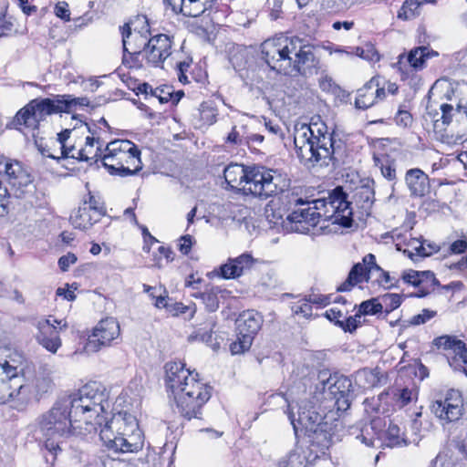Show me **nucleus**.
Returning <instances> with one entry per match:
<instances>
[{
  "mask_svg": "<svg viewBox=\"0 0 467 467\" xmlns=\"http://www.w3.org/2000/svg\"><path fill=\"white\" fill-rule=\"evenodd\" d=\"M109 408V393L99 382L84 385L74 397L57 400L43 413L37 421V430L45 450L47 462L53 465L72 435H84L96 431L101 424L99 415Z\"/></svg>",
  "mask_w": 467,
  "mask_h": 467,
  "instance_id": "nucleus-1",
  "label": "nucleus"
},
{
  "mask_svg": "<svg viewBox=\"0 0 467 467\" xmlns=\"http://www.w3.org/2000/svg\"><path fill=\"white\" fill-rule=\"evenodd\" d=\"M280 200L284 207L290 212L286 220L291 229L296 233L307 234L317 224L320 229L327 227L326 222L349 227L352 224V208L347 195L339 187L336 188L327 198L312 201L305 200L294 192H286Z\"/></svg>",
  "mask_w": 467,
  "mask_h": 467,
  "instance_id": "nucleus-2",
  "label": "nucleus"
},
{
  "mask_svg": "<svg viewBox=\"0 0 467 467\" xmlns=\"http://www.w3.org/2000/svg\"><path fill=\"white\" fill-rule=\"evenodd\" d=\"M446 81L437 80L428 93L425 120L431 121L436 138L448 145L462 143L467 138V105L454 98Z\"/></svg>",
  "mask_w": 467,
  "mask_h": 467,
  "instance_id": "nucleus-3",
  "label": "nucleus"
},
{
  "mask_svg": "<svg viewBox=\"0 0 467 467\" xmlns=\"http://www.w3.org/2000/svg\"><path fill=\"white\" fill-rule=\"evenodd\" d=\"M294 143L298 159L307 168L337 161L343 148L342 141L328 133L324 123L296 125Z\"/></svg>",
  "mask_w": 467,
  "mask_h": 467,
  "instance_id": "nucleus-4",
  "label": "nucleus"
},
{
  "mask_svg": "<svg viewBox=\"0 0 467 467\" xmlns=\"http://www.w3.org/2000/svg\"><path fill=\"white\" fill-rule=\"evenodd\" d=\"M124 53L140 55L152 67H160L171 55V40L167 35L160 34L149 40L140 34L133 36L130 24L119 27Z\"/></svg>",
  "mask_w": 467,
  "mask_h": 467,
  "instance_id": "nucleus-5",
  "label": "nucleus"
},
{
  "mask_svg": "<svg viewBox=\"0 0 467 467\" xmlns=\"http://www.w3.org/2000/svg\"><path fill=\"white\" fill-rule=\"evenodd\" d=\"M102 164L112 175L131 176L141 170L140 151L128 140H118L107 144Z\"/></svg>",
  "mask_w": 467,
  "mask_h": 467,
  "instance_id": "nucleus-6",
  "label": "nucleus"
},
{
  "mask_svg": "<svg viewBox=\"0 0 467 467\" xmlns=\"http://www.w3.org/2000/svg\"><path fill=\"white\" fill-rule=\"evenodd\" d=\"M288 181L276 170L264 166L248 167V179L244 184L243 192L260 199H267L278 193H286L285 189Z\"/></svg>",
  "mask_w": 467,
  "mask_h": 467,
  "instance_id": "nucleus-7",
  "label": "nucleus"
},
{
  "mask_svg": "<svg viewBox=\"0 0 467 467\" xmlns=\"http://www.w3.org/2000/svg\"><path fill=\"white\" fill-rule=\"evenodd\" d=\"M294 36H280L262 44V56L269 67L283 75H293Z\"/></svg>",
  "mask_w": 467,
  "mask_h": 467,
  "instance_id": "nucleus-8",
  "label": "nucleus"
},
{
  "mask_svg": "<svg viewBox=\"0 0 467 467\" xmlns=\"http://www.w3.org/2000/svg\"><path fill=\"white\" fill-rule=\"evenodd\" d=\"M9 352L8 348H0V403H5L19 395L26 396L27 387L23 384V378Z\"/></svg>",
  "mask_w": 467,
  "mask_h": 467,
  "instance_id": "nucleus-9",
  "label": "nucleus"
},
{
  "mask_svg": "<svg viewBox=\"0 0 467 467\" xmlns=\"http://www.w3.org/2000/svg\"><path fill=\"white\" fill-rule=\"evenodd\" d=\"M58 112H64L60 95L56 96L54 99H36L30 101L16 113L15 123L35 130L47 116Z\"/></svg>",
  "mask_w": 467,
  "mask_h": 467,
  "instance_id": "nucleus-10",
  "label": "nucleus"
},
{
  "mask_svg": "<svg viewBox=\"0 0 467 467\" xmlns=\"http://www.w3.org/2000/svg\"><path fill=\"white\" fill-rule=\"evenodd\" d=\"M178 395H174L179 412L187 420L200 419L202 408L211 398V387L202 382H193Z\"/></svg>",
  "mask_w": 467,
  "mask_h": 467,
  "instance_id": "nucleus-11",
  "label": "nucleus"
},
{
  "mask_svg": "<svg viewBox=\"0 0 467 467\" xmlns=\"http://www.w3.org/2000/svg\"><path fill=\"white\" fill-rule=\"evenodd\" d=\"M262 324L263 317L258 312L247 310L240 314L236 319L237 339L230 345L232 354H242L248 350Z\"/></svg>",
  "mask_w": 467,
  "mask_h": 467,
  "instance_id": "nucleus-12",
  "label": "nucleus"
},
{
  "mask_svg": "<svg viewBox=\"0 0 467 467\" xmlns=\"http://www.w3.org/2000/svg\"><path fill=\"white\" fill-rule=\"evenodd\" d=\"M120 432L122 442H126V451L136 452L143 447L142 432L139 429L137 419L127 411H119L109 420V429Z\"/></svg>",
  "mask_w": 467,
  "mask_h": 467,
  "instance_id": "nucleus-13",
  "label": "nucleus"
},
{
  "mask_svg": "<svg viewBox=\"0 0 467 467\" xmlns=\"http://www.w3.org/2000/svg\"><path fill=\"white\" fill-rule=\"evenodd\" d=\"M120 337L119 322L113 317L100 320L93 328L88 341V348L99 351L103 348L110 347Z\"/></svg>",
  "mask_w": 467,
  "mask_h": 467,
  "instance_id": "nucleus-14",
  "label": "nucleus"
},
{
  "mask_svg": "<svg viewBox=\"0 0 467 467\" xmlns=\"http://www.w3.org/2000/svg\"><path fill=\"white\" fill-rule=\"evenodd\" d=\"M431 412L445 422L459 420L463 413V399L457 389L447 391L443 400H436L431 407Z\"/></svg>",
  "mask_w": 467,
  "mask_h": 467,
  "instance_id": "nucleus-15",
  "label": "nucleus"
},
{
  "mask_svg": "<svg viewBox=\"0 0 467 467\" xmlns=\"http://www.w3.org/2000/svg\"><path fill=\"white\" fill-rule=\"evenodd\" d=\"M382 425L381 419H374L371 420L369 426H367L365 429L361 430L360 438L362 442L367 446H375V438L374 436L368 437V428H370L374 434L377 436V440L380 441L382 439V435L385 436V444L388 447H395L400 446L402 444L407 445V440L403 437V434L400 431V429L398 425L389 423L388 430L382 433L379 428ZM357 438H359L358 436Z\"/></svg>",
  "mask_w": 467,
  "mask_h": 467,
  "instance_id": "nucleus-16",
  "label": "nucleus"
},
{
  "mask_svg": "<svg viewBox=\"0 0 467 467\" xmlns=\"http://www.w3.org/2000/svg\"><path fill=\"white\" fill-rule=\"evenodd\" d=\"M37 333L36 335V341L51 353H57V349L61 347V339L59 331L67 327L64 323L61 326V321L49 317L48 318H42L36 322V325Z\"/></svg>",
  "mask_w": 467,
  "mask_h": 467,
  "instance_id": "nucleus-17",
  "label": "nucleus"
},
{
  "mask_svg": "<svg viewBox=\"0 0 467 467\" xmlns=\"http://www.w3.org/2000/svg\"><path fill=\"white\" fill-rule=\"evenodd\" d=\"M165 373L166 387L173 396L186 390L185 388H188L193 382H200L189 369L185 368V364L181 361L168 362L165 365Z\"/></svg>",
  "mask_w": 467,
  "mask_h": 467,
  "instance_id": "nucleus-18",
  "label": "nucleus"
},
{
  "mask_svg": "<svg viewBox=\"0 0 467 467\" xmlns=\"http://www.w3.org/2000/svg\"><path fill=\"white\" fill-rule=\"evenodd\" d=\"M295 51H293V74L307 75L317 69L318 59L314 54V47L305 43L297 36H294Z\"/></svg>",
  "mask_w": 467,
  "mask_h": 467,
  "instance_id": "nucleus-19",
  "label": "nucleus"
},
{
  "mask_svg": "<svg viewBox=\"0 0 467 467\" xmlns=\"http://www.w3.org/2000/svg\"><path fill=\"white\" fill-rule=\"evenodd\" d=\"M435 346L448 351V359L451 366L453 362H462L467 374V348L464 342L451 336H441L434 340Z\"/></svg>",
  "mask_w": 467,
  "mask_h": 467,
  "instance_id": "nucleus-20",
  "label": "nucleus"
},
{
  "mask_svg": "<svg viewBox=\"0 0 467 467\" xmlns=\"http://www.w3.org/2000/svg\"><path fill=\"white\" fill-rule=\"evenodd\" d=\"M310 439V446L307 449L317 453V458L325 455L334 442L335 434L333 427L328 422H319V426L306 433Z\"/></svg>",
  "mask_w": 467,
  "mask_h": 467,
  "instance_id": "nucleus-21",
  "label": "nucleus"
},
{
  "mask_svg": "<svg viewBox=\"0 0 467 467\" xmlns=\"http://www.w3.org/2000/svg\"><path fill=\"white\" fill-rule=\"evenodd\" d=\"M285 401L287 403L288 418L296 431L300 427L302 430H305L306 433H307L319 426V422H324L321 415L317 413L313 407H308L307 405L299 406L298 417L296 419L295 414L290 411V404L287 400L285 399Z\"/></svg>",
  "mask_w": 467,
  "mask_h": 467,
  "instance_id": "nucleus-22",
  "label": "nucleus"
},
{
  "mask_svg": "<svg viewBox=\"0 0 467 467\" xmlns=\"http://www.w3.org/2000/svg\"><path fill=\"white\" fill-rule=\"evenodd\" d=\"M109 407L111 405L109 404ZM110 408H109L106 411H100L99 415L102 417L101 424L96 425V431H98V427L100 428L99 437L102 441L103 444L109 450H112L115 452H130V451H126V442H122L123 436H121L120 432H117L113 431V429H109V420H107V416L104 414H108V411Z\"/></svg>",
  "mask_w": 467,
  "mask_h": 467,
  "instance_id": "nucleus-23",
  "label": "nucleus"
},
{
  "mask_svg": "<svg viewBox=\"0 0 467 467\" xmlns=\"http://www.w3.org/2000/svg\"><path fill=\"white\" fill-rule=\"evenodd\" d=\"M384 88L379 87V79L372 78L362 88L358 89L355 106L360 109H367L372 107L378 100L385 98Z\"/></svg>",
  "mask_w": 467,
  "mask_h": 467,
  "instance_id": "nucleus-24",
  "label": "nucleus"
},
{
  "mask_svg": "<svg viewBox=\"0 0 467 467\" xmlns=\"http://www.w3.org/2000/svg\"><path fill=\"white\" fill-rule=\"evenodd\" d=\"M317 459V453L306 447L296 446L278 461L277 467H311Z\"/></svg>",
  "mask_w": 467,
  "mask_h": 467,
  "instance_id": "nucleus-25",
  "label": "nucleus"
},
{
  "mask_svg": "<svg viewBox=\"0 0 467 467\" xmlns=\"http://www.w3.org/2000/svg\"><path fill=\"white\" fill-rule=\"evenodd\" d=\"M405 183L410 194L414 197L425 196L431 190L429 176L418 168L407 171L405 174Z\"/></svg>",
  "mask_w": 467,
  "mask_h": 467,
  "instance_id": "nucleus-26",
  "label": "nucleus"
},
{
  "mask_svg": "<svg viewBox=\"0 0 467 467\" xmlns=\"http://www.w3.org/2000/svg\"><path fill=\"white\" fill-rule=\"evenodd\" d=\"M326 373L320 374L323 389L328 391V393L336 400L338 403L340 400L350 392L351 381L345 376L333 375L327 379H324Z\"/></svg>",
  "mask_w": 467,
  "mask_h": 467,
  "instance_id": "nucleus-27",
  "label": "nucleus"
},
{
  "mask_svg": "<svg viewBox=\"0 0 467 467\" xmlns=\"http://www.w3.org/2000/svg\"><path fill=\"white\" fill-rule=\"evenodd\" d=\"M172 12L185 16L197 17L211 6L213 0H169Z\"/></svg>",
  "mask_w": 467,
  "mask_h": 467,
  "instance_id": "nucleus-28",
  "label": "nucleus"
},
{
  "mask_svg": "<svg viewBox=\"0 0 467 467\" xmlns=\"http://www.w3.org/2000/svg\"><path fill=\"white\" fill-rule=\"evenodd\" d=\"M100 218L101 213L99 210L92 209L91 206L87 204H81L78 210L71 213L70 222L75 228L87 230L99 222Z\"/></svg>",
  "mask_w": 467,
  "mask_h": 467,
  "instance_id": "nucleus-29",
  "label": "nucleus"
},
{
  "mask_svg": "<svg viewBox=\"0 0 467 467\" xmlns=\"http://www.w3.org/2000/svg\"><path fill=\"white\" fill-rule=\"evenodd\" d=\"M371 280V272L370 265L364 263H357L355 264L351 270L348 273V275L344 283H342L338 287L337 291L339 292H347L350 291L355 285L362 283V282H370Z\"/></svg>",
  "mask_w": 467,
  "mask_h": 467,
  "instance_id": "nucleus-30",
  "label": "nucleus"
},
{
  "mask_svg": "<svg viewBox=\"0 0 467 467\" xmlns=\"http://www.w3.org/2000/svg\"><path fill=\"white\" fill-rule=\"evenodd\" d=\"M363 261L364 263L370 265V281L372 283H377L379 285L389 289L398 285L399 280L390 276L389 272L384 271L379 265H377L376 257L373 254H368L365 255Z\"/></svg>",
  "mask_w": 467,
  "mask_h": 467,
  "instance_id": "nucleus-31",
  "label": "nucleus"
},
{
  "mask_svg": "<svg viewBox=\"0 0 467 467\" xmlns=\"http://www.w3.org/2000/svg\"><path fill=\"white\" fill-rule=\"evenodd\" d=\"M5 172L7 176L8 182L13 187L23 188L32 182L30 173L24 169L19 161H9L5 165Z\"/></svg>",
  "mask_w": 467,
  "mask_h": 467,
  "instance_id": "nucleus-32",
  "label": "nucleus"
},
{
  "mask_svg": "<svg viewBox=\"0 0 467 467\" xmlns=\"http://www.w3.org/2000/svg\"><path fill=\"white\" fill-rule=\"evenodd\" d=\"M438 52L431 49L429 47L422 46L412 48L406 57L400 55V62L405 57L413 69L420 70L425 67L428 59L438 57Z\"/></svg>",
  "mask_w": 467,
  "mask_h": 467,
  "instance_id": "nucleus-33",
  "label": "nucleus"
},
{
  "mask_svg": "<svg viewBox=\"0 0 467 467\" xmlns=\"http://www.w3.org/2000/svg\"><path fill=\"white\" fill-rule=\"evenodd\" d=\"M226 183L232 188L243 191L248 179V167L241 164H230L223 171Z\"/></svg>",
  "mask_w": 467,
  "mask_h": 467,
  "instance_id": "nucleus-34",
  "label": "nucleus"
},
{
  "mask_svg": "<svg viewBox=\"0 0 467 467\" xmlns=\"http://www.w3.org/2000/svg\"><path fill=\"white\" fill-rule=\"evenodd\" d=\"M52 370L47 366L40 367L32 380V388L36 397H41L53 389Z\"/></svg>",
  "mask_w": 467,
  "mask_h": 467,
  "instance_id": "nucleus-35",
  "label": "nucleus"
},
{
  "mask_svg": "<svg viewBox=\"0 0 467 467\" xmlns=\"http://www.w3.org/2000/svg\"><path fill=\"white\" fill-rule=\"evenodd\" d=\"M103 142L99 139L94 137H87L85 147L78 150L77 160L94 161L97 162L105 153L102 150Z\"/></svg>",
  "mask_w": 467,
  "mask_h": 467,
  "instance_id": "nucleus-36",
  "label": "nucleus"
},
{
  "mask_svg": "<svg viewBox=\"0 0 467 467\" xmlns=\"http://www.w3.org/2000/svg\"><path fill=\"white\" fill-rule=\"evenodd\" d=\"M392 396L395 405L403 408L413 400H417V391L409 388L392 389L379 395V400H383L389 395Z\"/></svg>",
  "mask_w": 467,
  "mask_h": 467,
  "instance_id": "nucleus-37",
  "label": "nucleus"
},
{
  "mask_svg": "<svg viewBox=\"0 0 467 467\" xmlns=\"http://www.w3.org/2000/svg\"><path fill=\"white\" fill-rule=\"evenodd\" d=\"M383 375L376 368H362L355 375L356 383L362 389H372L380 384Z\"/></svg>",
  "mask_w": 467,
  "mask_h": 467,
  "instance_id": "nucleus-38",
  "label": "nucleus"
},
{
  "mask_svg": "<svg viewBox=\"0 0 467 467\" xmlns=\"http://www.w3.org/2000/svg\"><path fill=\"white\" fill-rule=\"evenodd\" d=\"M374 190L369 185H362L354 195L356 205L361 209L362 214L369 215L374 203Z\"/></svg>",
  "mask_w": 467,
  "mask_h": 467,
  "instance_id": "nucleus-39",
  "label": "nucleus"
},
{
  "mask_svg": "<svg viewBox=\"0 0 467 467\" xmlns=\"http://www.w3.org/2000/svg\"><path fill=\"white\" fill-rule=\"evenodd\" d=\"M418 281L420 282L419 294L417 295L419 297L429 295L439 285V281L431 271H420V277Z\"/></svg>",
  "mask_w": 467,
  "mask_h": 467,
  "instance_id": "nucleus-40",
  "label": "nucleus"
},
{
  "mask_svg": "<svg viewBox=\"0 0 467 467\" xmlns=\"http://www.w3.org/2000/svg\"><path fill=\"white\" fill-rule=\"evenodd\" d=\"M60 98L63 111L67 113L89 105V100L86 97L75 98L72 95H60Z\"/></svg>",
  "mask_w": 467,
  "mask_h": 467,
  "instance_id": "nucleus-41",
  "label": "nucleus"
},
{
  "mask_svg": "<svg viewBox=\"0 0 467 467\" xmlns=\"http://www.w3.org/2000/svg\"><path fill=\"white\" fill-rule=\"evenodd\" d=\"M219 288H211L203 293L199 294V297L202 300L205 307L210 312H214L219 307L218 293Z\"/></svg>",
  "mask_w": 467,
  "mask_h": 467,
  "instance_id": "nucleus-42",
  "label": "nucleus"
},
{
  "mask_svg": "<svg viewBox=\"0 0 467 467\" xmlns=\"http://www.w3.org/2000/svg\"><path fill=\"white\" fill-rule=\"evenodd\" d=\"M420 5L421 4L419 0H406L399 11L398 17L407 20L416 16L419 14L418 9Z\"/></svg>",
  "mask_w": 467,
  "mask_h": 467,
  "instance_id": "nucleus-43",
  "label": "nucleus"
},
{
  "mask_svg": "<svg viewBox=\"0 0 467 467\" xmlns=\"http://www.w3.org/2000/svg\"><path fill=\"white\" fill-rule=\"evenodd\" d=\"M382 309H383V306L379 301L378 298H371L369 300H366V301L362 302L359 305V308H358L359 313L362 314L363 316L376 315L378 313L382 312Z\"/></svg>",
  "mask_w": 467,
  "mask_h": 467,
  "instance_id": "nucleus-44",
  "label": "nucleus"
},
{
  "mask_svg": "<svg viewBox=\"0 0 467 467\" xmlns=\"http://www.w3.org/2000/svg\"><path fill=\"white\" fill-rule=\"evenodd\" d=\"M419 245L414 246L418 255L430 256L440 250V247L435 244L427 240L417 241Z\"/></svg>",
  "mask_w": 467,
  "mask_h": 467,
  "instance_id": "nucleus-45",
  "label": "nucleus"
},
{
  "mask_svg": "<svg viewBox=\"0 0 467 467\" xmlns=\"http://www.w3.org/2000/svg\"><path fill=\"white\" fill-rule=\"evenodd\" d=\"M226 141L239 146L249 145V138L244 131V128L240 130H237L236 127H234L232 131L228 134Z\"/></svg>",
  "mask_w": 467,
  "mask_h": 467,
  "instance_id": "nucleus-46",
  "label": "nucleus"
},
{
  "mask_svg": "<svg viewBox=\"0 0 467 467\" xmlns=\"http://www.w3.org/2000/svg\"><path fill=\"white\" fill-rule=\"evenodd\" d=\"M291 310L294 315L302 316L306 318L312 316V306L309 304V302H307L306 298L294 304L291 306Z\"/></svg>",
  "mask_w": 467,
  "mask_h": 467,
  "instance_id": "nucleus-47",
  "label": "nucleus"
},
{
  "mask_svg": "<svg viewBox=\"0 0 467 467\" xmlns=\"http://www.w3.org/2000/svg\"><path fill=\"white\" fill-rule=\"evenodd\" d=\"M221 275L225 279H231L239 277L242 275L232 258L221 266Z\"/></svg>",
  "mask_w": 467,
  "mask_h": 467,
  "instance_id": "nucleus-48",
  "label": "nucleus"
},
{
  "mask_svg": "<svg viewBox=\"0 0 467 467\" xmlns=\"http://www.w3.org/2000/svg\"><path fill=\"white\" fill-rule=\"evenodd\" d=\"M375 161L377 162V165L379 166L381 174L384 178L389 181H394L396 179V169L391 161L389 160L380 161L379 159H375Z\"/></svg>",
  "mask_w": 467,
  "mask_h": 467,
  "instance_id": "nucleus-49",
  "label": "nucleus"
},
{
  "mask_svg": "<svg viewBox=\"0 0 467 467\" xmlns=\"http://www.w3.org/2000/svg\"><path fill=\"white\" fill-rule=\"evenodd\" d=\"M236 266H238V270L241 275H243L246 270L251 269L254 263V259L250 254L244 253L235 258H233Z\"/></svg>",
  "mask_w": 467,
  "mask_h": 467,
  "instance_id": "nucleus-50",
  "label": "nucleus"
},
{
  "mask_svg": "<svg viewBox=\"0 0 467 467\" xmlns=\"http://www.w3.org/2000/svg\"><path fill=\"white\" fill-rule=\"evenodd\" d=\"M363 315L359 311L355 315L348 317H345L344 323L340 324V327L345 331L353 332L361 324V317Z\"/></svg>",
  "mask_w": 467,
  "mask_h": 467,
  "instance_id": "nucleus-51",
  "label": "nucleus"
},
{
  "mask_svg": "<svg viewBox=\"0 0 467 467\" xmlns=\"http://www.w3.org/2000/svg\"><path fill=\"white\" fill-rule=\"evenodd\" d=\"M153 97L157 98L161 103H167L172 99V88L169 86L156 88L153 91Z\"/></svg>",
  "mask_w": 467,
  "mask_h": 467,
  "instance_id": "nucleus-52",
  "label": "nucleus"
},
{
  "mask_svg": "<svg viewBox=\"0 0 467 467\" xmlns=\"http://www.w3.org/2000/svg\"><path fill=\"white\" fill-rule=\"evenodd\" d=\"M201 118L208 124H213L216 121L217 112L216 109L203 103L201 105Z\"/></svg>",
  "mask_w": 467,
  "mask_h": 467,
  "instance_id": "nucleus-53",
  "label": "nucleus"
},
{
  "mask_svg": "<svg viewBox=\"0 0 467 467\" xmlns=\"http://www.w3.org/2000/svg\"><path fill=\"white\" fill-rule=\"evenodd\" d=\"M78 150L74 146H67L66 145L65 148H59V153L60 155L55 154V153H48L47 157L51 159L59 160L61 158H73L77 159L78 156Z\"/></svg>",
  "mask_w": 467,
  "mask_h": 467,
  "instance_id": "nucleus-54",
  "label": "nucleus"
},
{
  "mask_svg": "<svg viewBox=\"0 0 467 467\" xmlns=\"http://www.w3.org/2000/svg\"><path fill=\"white\" fill-rule=\"evenodd\" d=\"M383 301L386 304V312L389 313L400 306L401 297L398 294H388L383 296Z\"/></svg>",
  "mask_w": 467,
  "mask_h": 467,
  "instance_id": "nucleus-55",
  "label": "nucleus"
},
{
  "mask_svg": "<svg viewBox=\"0 0 467 467\" xmlns=\"http://www.w3.org/2000/svg\"><path fill=\"white\" fill-rule=\"evenodd\" d=\"M435 316L434 311L429 309H423L420 314L415 315L411 317L410 324L418 326L426 323L428 320Z\"/></svg>",
  "mask_w": 467,
  "mask_h": 467,
  "instance_id": "nucleus-56",
  "label": "nucleus"
},
{
  "mask_svg": "<svg viewBox=\"0 0 467 467\" xmlns=\"http://www.w3.org/2000/svg\"><path fill=\"white\" fill-rule=\"evenodd\" d=\"M420 277V271H415L412 269L404 271L401 275V278L405 283L410 284L415 287H419L420 285V282L418 281Z\"/></svg>",
  "mask_w": 467,
  "mask_h": 467,
  "instance_id": "nucleus-57",
  "label": "nucleus"
},
{
  "mask_svg": "<svg viewBox=\"0 0 467 467\" xmlns=\"http://www.w3.org/2000/svg\"><path fill=\"white\" fill-rule=\"evenodd\" d=\"M360 52V57L369 61H379V55L372 44H366Z\"/></svg>",
  "mask_w": 467,
  "mask_h": 467,
  "instance_id": "nucleus-58",
  "label": "nucleus"
},
{
  "mask_svg": "<svg viewBox=\"0 0 467 467\" xmlns=\"http://www.w3.org/2000/svg\"><path fill=\"white\" fill-rule=\"evenodd\" d=\"M54 13L57 17L65 21L70 20V11L68 9V5L66 2H58L55 5Z\"/></svg>",
  "mask_w": 467,
  "mask_h": 467,
  "instance_id": "nucleus-59",
  "label": "nucleus"
},
{
  "mask_svg": "<svg viewBox=\"0 0 467 467\" xmlns=\"http://www.w3.org/2000/svg\"><path fill=\"white\" fill-rule=\"evenodd\" d=\"M325 317L328 320L335 322V324L337 325L338 327H340V324L344 323V321H345V315L340 310H337V308L327 309L325 312Z\"/></svg>",
  "mask_w": 467,
  "mask_h": 467,
  "instance_id": "nucleus-60",
  "label": "nucleus"
},
{
  "mask_svg": "<svg viewBox=\"0 0 467 467\" xmlns=\"http://www.w3.org/2000/svg\"><path fill=\"white\" fill-rule=\"evenodd\" d=\"M318 83L320 88L326 92H335L337 88L332 78L327 75L321 76Z\"/></svg>",
  "mask_w": 467,
  "mask_h": 467,
  "instance_id": "nucleus-61",
  "label": "nucleus"
},
{
  "mask_svg": "<svg viewBox=\"0 0 467 467\" xmlns=\"http://www.w3.org/2000/svg\"><path fill=\"white\" fill-rule=\"evenodd\" d=\"M78 258L75 254L67 253L61 256L58 260V265L63 272L67 271L69 266L77 262Z\"/></svg>",
  "mask_w": 467,
  "mask_h": 467,
  "instance_id": "nucleus-62",
  "label": "nucleus"
},
{
  "mask_svg": "<svg viewBox=\"0 0 467 467\" xmlns=\"http://www.w3.org/2000/svg\"><path fill=\"white\" fill-rule=\"evenodd\" d=\"M192 245V237L189 234L183 235L179 240V249L183 254H187Z\"/></svg>",
  "mask_w": 467,
  "mask_h": 467,
  "instance_id": "nucleus-63",
  "label": "nucleus"
},
{
  "mask_svg": "<svg viewBox=\"0 0 467 467\" xmlns=\"http://www.w3.org/2000/svg\"><path fill=\"white\" fill-rule=\"evenodd\" d=\"M450 250L452 254H462L467 250V241L461 239L454 241L451 246Z\"/></svg>",
  "mask_w": 467,
  "mask_h": 467,
  "instance_id": "nucleus-64",
  "label": "nucleus"
}]
</instances>
